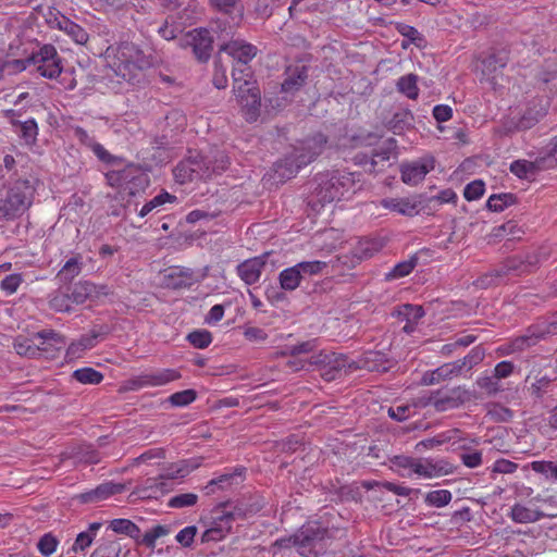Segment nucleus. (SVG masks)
Returning <instances> with one entry per match:
<instances>
[{"label": "nucleus", "instance_id": "nucleus-35", "mask_svg": "<svg viewBox=\"0 0 557 557\" xmlns=\"http://www.w3.org/2000/svg\"><path fill=\"white\" fill-rule=\"evenodd\" d=\"M295 265L299 271L302 281L312 276L320 275L327 267L326 262L320 260L301 261Z\"/></svg>", "mask_w": 557, "mask_h": 557}, {"label": "nucleus", "instance_id": "nucleus-7", "mask_svg": "<svg viewBox=\"0 0 557 557\" xmlns=\"http://www.w3.org/2000/svg\"><path fill=\"white\" fill-rule=\"evenodd\" d=\"M351 363L354 360H348L345 355L336 352H321L313 356L310 361V364L319 367L320 375L327 382L352 373Z\"/></svg>", "mask_w": 557, "mask_h": 557}, {"label": "nucleus", "instance_id": "nucleus-55", "mask_svg": "<svg viewBox=\"0 0 557 557\" xmlns=\"http://www.w3.org/2000/svg\"><path fill=\"white\" fill-rule=\"evenodd\" d=\"M23 282V277L18 273L7 275L0 283V288L7 295L14 294Z\"/></svg>", "mask_w": 557, "mask_h": 557}, {"label": "nucleus", "instance_id": "nucleus-22", "mask_svg": "<svg viewBox=\"0 0 557 557\" xmlns=\"http://www.w3.org/2000/svg\"><path fill=\"white\" fill-rule=\"evenodd\" d=\"M414 117L409 109H400L396 111L386 126L396 135L403 134L405 131L413 127Z\"/></svg>", "mask_w": 557, "mask_h": 557}, {"label": "nucleus", "instance_id": "nucleus-36", "mask_svg": "<svg viewBox=\"0 0 557 557\" xmlns=\"http://www.w3.org/2000/svg\"><path fill=\"white\" fill-rule=\"evenodd\" d=\"M120 492V487L116 484L104 483L99 485L97 488L85 493L83 495L84 502H97L107 499L109 496Z\"/></svg>", "mask_w": 557, "mask_h": 557}, {"label": "nucleus", "instance_id": "nucleus-11", "mask_svg": "<svg viewBox=\"0 0 557 557\" xmlns=\"http://www.w3.org/2000/svg\"><path fill=\"white\" fill-rule=\"evenodd\" d=\"M180 377V373L173 369H162L141 373L127 382L126 387L131 391H138L145 387L163 386Z\"/></svg>", "mask_w": 557, "mask_h": 557}, {"label": "nucleus", "instance_id": "nucleus-58", "mask_svg": "<svg viewBox=\"0 0 557 557\" xmlns=\"http://www.w3.org/2000/svg\"><path fill=\"white\" fill-rule=\"evenodd\" d=\"M462 463L468 468H478L482 465V453L475 449H465L460 454Z\"/></svg>", "mask_w": 557, "mask_h": 557}, {"label": "nucleus", "instance_id": "nucleus-44", "mask_svg": "<svg viewBox=\"0 0 557 557\" xmlns=\"http://www.w3.org/2000/svg\"><path fill=\"white\" fill-rule=\"evenodd\" d=\"M82 264L77 258L69 259L59 271L58 277L63 282H70L81 273Z\"/></svg>", "mask_w": 557, "mask_h": 557}, {"label": "nucleus", "instance_id": "nucleus-14", "mask_svg": "<svg viewBox=\"0 0 557 557\" xmlns=\"http://www.w3.org/2000/svg\"><path fill=\"white\" fill-rule=\"evenodd\" d=\"M47 22L52 28L64 32L70 38H72L74 42L78 45H85L88 41L89 36L87 32L82 26L69 20L59 12L53 13L50 11L49 15L47 16Z\"/></svg>", "mask_w": 557, "mask_h": 557}, {"label": "nucleus", "instance_id": "nucleus-40", "mask_svg": "<svg viewBox=\"0 0 557 557\" xmlns=\"http://www.w3.org/2000/svg\"><path fill=\"white\" fill-rule=\"evenodd\" d=\"M59 544L57 536L48 532L39 539L37 549L42 556L49 557L57 552Z\"/></svg>", "mask_w": 557, "mask_h": 557}, {"label": "nucleus", "instance_id": "nucleus-4", "mask_svg": "<svg viewBox=\"0 0 557 557\" xmlns=\"http://www.w3.org/2000/svg\"><path fill=\"white\" fill-rule=\"evenodd\" d=\"M106 57L116 75L127 82L136 79L137 72L149 63L133 42H122L115 48L109 47Z\"/></svg>", "mask_w": 557, "mask_h": 557}, {"label": "nucleus", "instance_id": "nucleus-49", "mask_svg": "<svg viewBox=\"0 0 557 557\" xmlns=\"http://www.w3.org/2000/svg\"><path fill=\"white\" fill-rule=\"evenodd\" d=\"M188 342L199 349L207 348L212 343L211 333L207 330H197L187 335Z\"/></svg>", "mask_w": 557, "mask_h": 557}, {"label": "nucleus", "instance_id": "nucleus-33", "mask_svg": "<svg viewBox=\"0 0 557 557\" xmlns=\"http://www.w3.org/2000/svg\"><path fill=\"white\" fill-rule=\"evenodd\" d=\"M400 321L418 323L425 314L422 306L405 304L398 307L395 312Z\"/></svg>", "mask_w": 557, "mask_h": 557}, {"label": "nucleus", "instance_id": "nucleus-52", "mask_svg": "<svg viewBox=\"0 0 557 557\" xmlns=\"http://www.w3.org/2000/svg\"><path fill=\"white\" fill-rule=\"evenodd\" d=\"M437 369H438V373H436V375L440 374L443 382L447 381V380H451L453 377H457L463 373L458 360L444 363L441 367H438Z\"/></svg>", "mask_w": 557, "mask_h": 557}, {"label": "nucleus", "instance_id": "nucleus-28", "mask_svg": "<svg viewBox=\"0 0 557 557\" xmlns=\"http://www.w3.org/2000/svg\"><path fill=\"white\" fill-rule=\"evenodd\" d=\"M384 208L389 209L391 211H395L403 215L412 216L418 213V206L416 202L407 199V198H391L384 199L382 201Z\"/></svg>", "mask_w": 557, "mask_h": 557}, {"label": "nucleus", "instance_id": "nucleus-10", "mask_svg": "<svg viewBox=\"0 0 557 557\" xmlns=\"http://www.w3.org/2000/svg\"><path fill=\"white\" fill-rule=\"evenodd\" d=\"M221 51L233 60V89L236 97L242 98L244 86V42L242 39L231 40L222 46Z\"/></svg>", "mask_w": 557, "mask_h": 557}, {"label": "nucleus", "instance_id": "nucleus-42", "mask_svg": "<svg viewBox=\"0 0 557 557\" xmlns=\"http://www.w3.org/2000/svg\"><path fill=\"white\" fill-rule=\"evenodd\" d=\"M537 160H541L543 170H548L557 165V138L549 141L543 154L537 157Z\"/></svg>", "mask_w": 557, "mask_h": 557}, {"label": "nucleus", "instance_id": "nucleus-32", "mask_svg": "<svg viewBox=\"0 0 557 557\" xmlns=\"http://www.w3.org/2000/svg\"><path fill=\"white\" fill-rule=\"evenodd\" d=\"M278 281L281 288L287 292L295 290L302 282L296 265L284 269L278 275Z\"/></svg>", "mask_w": 557, "mask_h": 557}, {"label": "nucleus", "instance_id": "nucleus-41", "mask_svg": "<svg viewBox=\"0 0 557 557\" xmlns=\"http://www.w3.org/2000/svg\"><path fill=\"white\" fill-rule=\"evenodd\" d=\"M484 357H485L484 349L481 346H475L474 348H472L470 350V352L465 358L459 359L458 362H459L462 371L468 372L473 367H475L476 364L482 362Z\"/></svg>", "mask_w": 557, "mask_h": 557}, {"label": "nucleus", "instance_id": "nucleus-38", "mask_svg": "<svg viewBox=\"0 0 557 557\" xmlns=\"http://www.w3.org/2000/svg\"><path fill=\"white\" fill-rule=\"evenodd\" d=\"M516 197L513 194L504 193V194H495L490 196L486 202V207L488 210L494 212H502L508 206L515 203Z\"/></svg>", "mask_w": 557, "mask_h": 557}, {"label": "nucleus", "instance_id": "nucleus-56", "mask_svg": "<svg viewBox=\"0 0 557 557\" xmlns=\"http://www.w3.org/2000/svg\"><path fill=\"white\" fill-rule=\"evenodd\" d=\"M196 399L194 389H185L176 392L170 396V403L176 407H183L191 404Z\"/></svg>", "mask_w": 557, "mask_h": 557}, {"label": "nucleus", "instance_id": "nucleus-20", "mask_svg": "<svg viewBox=\"0 0 557 557\" xmlns=\"http://www.w3.org/2000/svg\"><path fill=\"white\" fill-rule=\"evenodd\" d=\"M384 355L376 351H369L362 358L350 364L354 371L366 369L371 372H384L387 370L384 362Z\"/></svg>", "mask_w": 557, "mask_h": 557}, {"label": "nucleus", "instance_id": "nucleus-8", "mask_svg": "<svg viewBox=\"0 0 557 557\" xmlns=\"http://www.w3.org/2000/svg\"><path fill=\"white\" fill-rule=\"evenodd\" d=\"M471 399L472 394L469 389L465 386H455L432 392L426 405L432 406L438 412H444L459 408Z\"/></svg>", "mask_w": 557, "mask_h": 557}, {"label": "nucleus", "instance_id": "nucleus-48", "mask_svg": "<svg viewBox=\"0 0 557 557\" xmlns=\"http://www.w3.org/2000/svg\"><path fill=\"white\" fill-rule=\"evenodd\" d=\"M391 152L388 149L376 151L369 162H364L367 171L377 173L383 170L384 163L389 160Z\"/></svg>", "mask_w": 557, "mask_h": 557}, {"label": "nucleus", "instance_id": "nucleus-15", "mask_svg": "<svg viewBox=\"0 0 557 557\" xmlns=\"http://www.w3.org/2000/svg\"><path fill=\"white\" fill-rule=\"evenodd\" d=\"M434 169V159L431 157L404 163L400 165L401 180L408 185H418L428 173Z\"/></svg>", "mask_w": 557, "mask_h": 557}, {"label": "nucleus", "instance_id": "nucleus-64", "mask_svg": "<svg viewBox=\"0 0 557 557\" xmlns=\"http://www.w3.org/2000/svg\"><path fill=\"white\" fill-rule=\"evenodd\" d=\"M539 122V117L533 111H527L518 119V129L527 131L532 128Z\"/></svg>", "mask_w": 557, "mask_h": 557}, {"label": "nucleus", "instance_id": "nucleus-29", "mask_svg": "<svg viewBox=\"0 0 557 557\" xmlns=\"http://www.w3.org/2000/svg\"><path fill=\"white\" fill-rule=\"evenodd\" d=\"M419 261L418 253L410 256L409 259L398 262L385 274L386 281H394L409 275L417 267Z\"/></svg>", "mask_w": 557, "mask_h": 557}, {"label": "nucleus", "instance_id": "nucleus-57", "mask_svg": "<svg viewBox=\"0 0 557 557\" xmlns=\"http://www.w3.org/2000/svg\"><path fill=\"white\" fill-rule=\"evenodd\" d=\"M484 190V183L481 180H476L466 185L463 196L469 201L476 200L483 196Z\"/></svg>", "mask_w": 557, "mask_h": 557}, {"label": "nucleus", "instance_id": "nucleus-30", "mask_svg": "<svg viewBox=\"0 0 557 557\" xmlns=\"http://www.w3.org/2000/svg\"><path fill=\"white\" fill-rule=\"evenodd\" d=\"M176 200H177V198L174 195H171L168 191L163 190L159 195L153 197L151 200L147 201L141 207L138 214L140 218H144L152 211H160V209L165 203H174V202H176Z\"/></svg>", "mask_w": 557, "mask_h": 557}, {"label": "nucleus", "instance_id": "nucleus-51", "mask_svg": "<svg viewBox=\"0 0 557 557\" xmlns=\"http://www.w3.org/2000/svg\"><path fill=\"white\" fill-rule=\"evenodd\" d=\"M379 247L374 242L371 240H360L357 247L354 250V257L357 261L362 259H367L373 256L375 251H377Z\"/></svg>", "mask_w": 557, "mask_h": 557}, {"label": "nucleus", "instance_id": "nucleus-39", "mask_svg": "<svg viewBox=\"0 0 557 557\" xmlns=\"http://www.w3.org/2000/svg\"><path fill=\"white\" fill-rule=\"evenodd\" d=\"M73 377L82 384L97 385L103 380V374L92 368L86 367L73 372Z\"/></svg>", "mask_w": 557, "mask_h": 557}, {"label": "nucleus", "instance_id": "nucleus-21", "mask_svg": "<svg viewBox=\"0 0 557 557\" xmlns=\"http://www.w3.org/2000/svg\"><path fill=\"white\" fill-rule=\"evenodd\" d=\"M297 159L298 158L292 152L289 156L275 163L274 171L280 181L284 182L294 177L302 166H306L305 164H300Z\"/></svg>", "mask_w": 557, "mask_h": 557}, {"label": "nucleus", "instance_id": "nucleus-43", "mask_svg": "<svg viewBox=\"0 0 557 557\" xmlns=\"http://www.w3.org/2000/svg\"><path fill=\"white\" fill-rule=\"evenodd\" d=\"M451 493L447 490L431 491L425 495V503L430 506L442 508L451 500Z\"/></svg>", "mask_w": 557, "mask_h": 557}, {"label": "nucleus", "instance_id": "nucleus-50", "mask_svg": "<svg viewBox=\"0 0 557 557\" xmlns=\"http://www.w3.org/2000/svg\"><path fill=\"white\" fill-rule=\"evenodd\" d=\"M198 500L197 494L184 493L178 494L169 499V507L171 508H185L194 506Z\"/></svg>", "mask_w": 557, "mask_h": 557}, {"label": "nucleus", "instance_id": "nucleus-53", "mask_svg": "<svg viewBox=\"0 0 557 557\" xmlns=\"http://www.w3.org/2000/svg\"><path fill=\"white\" fill-rule=\"evenodd\" d=\"M396 28L401 36L408 38L410 44L420 46L421 42L423 41L422 35L413 26H410V25L404 24V23H399V24H397Z\"/></svg>", "mask_w": 557, "mask_h": 557}, {"label": "nucleus", "instance_id": "nucleus-2", "mask_svg": "<svg viewBox=\"0 0 557 557\" xmlns=\"http://www.w3.org/2000/svg\"><path fill=\"white\" fill-rule=\"evenodd\" d=\"M356 174L346 170H331L314 176L309 196V206L319 211L325 205L339 201L347 194L354 191Z\"/></svg>", "mask_w": 557, "mask_h": 557}, {"label": "nucleus", "instance_id": "nucleus-34", "mask_svg": "<svg viewBox=\"0 0 557 557\" xmlns=\"http://www.w3.org/2000/svg\"><path fill=\"white\" fill-rule=\"evenodd\" d=\"M110 529L115 533L125 534L136 541L140 536V529L128 519H113L110 522Z\"/></svg>", "mask_w": 557, "mask_h": 557}, {"label": "nucleus", "instance_id": "nucleus-37", "mask_svg": "<svg viewBox=\"0 0 557 557\" xmlns=\"http://www.w3.org/2000/svg\"><path fill=\"white\" fill-rule=\"evenodd\" d=\"M171 530L168 525L158 524L147 531L141 537L139 536L138 543L146 547L153 549L156 547L157 540L170 534Z\"/></svg>", "mask_w": 557, "mask_h": 557}, {"label": "nucleus", "instance_id": "nucleus-61", "mask_svg": "<svg viewBox=\"0 0 557 557\" xmlns=\"http://www.w3.org/2000/svg\"><path fill=\"white\" fill-rule=\"evenodd\" d=\"M230 528H224L222 527L221 524L220 525H214L210 529H207L202 535H201V541L203 543H207V542H218V541H221L225 535L226 533L228 532Z\"/></svg>", "mask_w": 557, "mask_h": 557}, {"label": "nucleus", "instance_id": "nucleus-3", "mask_svg": "<svg viewBox=\"0 0 557 557\" xmlns=\"http://www.w3.org/2000/svg\"><path fill=\"white\" fill-rule=\"evenodd\" d=\"M228 163V158L223 152L208 157L190 151L189 156L174 168L173 175L178 184L208 181L223 173Z\"/></svg>", "mask_w": 557, "mask_h": 557}, {"label": "nucleus", "instance_id": "nucleus-54", "mask_svg": "<svg viewBox=\"0 0 557 557\" xmlns=\"http://www.w3.org/2000/svg\"><path fill=\"white\" fill-rule=\"evenodd\" d=\"M532 470L544 474L547 478L557 480V462L554 461H533L531 463Z\"/></svg>", "mask_w": 557, "mask_h": 557}, {"label": "nucleus", "instance_id": "nucleus-27", "mask_svg": "<svg viewBox=\"0 0 557 557\" xmlns=\"http://www.w3.org/2000/svg\"><path fill=\"white\" fill-rule=\"evenodd\" d=\"M418 81V75L413 73L403 75L396 82V89L408 99L416 100L419 97Z\"/></svg>", "mask_w": 557, "mask_h": 557}, {"label": "nucleus", "instance_id": "nucleus-62", "mask_svg": "<svg viewBox=\"0 0 557 557\" xmlns=\"http://www.w3.org/2000/svg\"><path fill=\"white\" fill-rule=\"evenodd\" d=\"M120 545L115 542H109L100 545L90 557H119Z\"/></svg>", "mask_w": 557, "mask_h": 557}, {"label": "nucleus", "instance_id": "nucleus-46", "mask_svg": "<svg viewBox=\"0 0 557 557\" xmlns=\"http://www.w3.org/2000/svg\"><path fill=\"white\" fill-rule=\"evenodd\" d=\"M49 304L55 311L67 312L71 310L72 304L74 302L72 301V296L58 290L51 296Z\"/></svg>", "mask_w": 557, "mask_h": 557}, {"label": "nucleus", "instance_id": "nucleus-60", "mask_svg": "<svg viewBox=\"0 0 557 557\" xmlns=\"http://www.w3.org/2000/svg\"><path fill=\"white\" fill-rule=\"evenodd\" d=\"M22 137L25 143L30 145L34 144L38 135V126L34 119H29L21 125Z\"/></svg>", "mask_w": 557, "mask_h": 557}, {"label": "nucleus", "instance_id": "nucleus-63", "mask_svg": "<svg viewBox=\"0 0 557 557\" xmlns=\"http://www.w3.org/2000/svg\"><path fill=\"white\" fill-rule=\"evenodd\" d=\"M498 268L493 269L491 272L483 274L475 281V285L480 288H488L498 283L503 278L502 274H497Z\"/></svg>", "mask_w": 557, "mask_h": 557}, {"label": "nucleus", "instance_id": "nucleus-26", "mask_svg": "<svg viewBox=\"0 0 557 557\" xmlns=\"http://www.w3.org/2000/svg\"><path fill=\"white\" fill-rule=\"evenodd\" d=\"M269 256L270 253L265 252L258 257L246 258V285L253 284L259 280L261 271L267 264L265 259Z\"/></svg>", "mask_w": 557, "mask_h": 557}, {"label": "nucleus", "instance_id": "nucleus-5", "mask_svg": "<svg viewBox=\"0 0 557 557\" xmlns=\"http://www.w3.org/2000/svg\"><path fill=\"white\" fill-rule=\"evenodd\" d=\"M326 529L315 524L304 525L294 535L287 540H278L276 544L287 547L289 544L297 547L299 555L304 557L318 556L317 545L322 542L326 535Z\"/></svg>", "mask_w": 557, "mask_h": 557}, {"label": "nucleus", "instance_id": "nucleus-59", "mask_svg": "<svg viewBox=\"0 0 557 557\" xmlns=\"http://www.w3.org/2000/svg\"><path fill=\"white\" fill-rule=\"evenodd\" d=\"M198 529L195 525H188L182 529L175 536V540L183 547H190L197 535Z\"/></svg>", "mask_w": 557, "mask_h": 557}, {"label": "nucleus", "instance_id": "nucleus-18", "mask_svg": "<svg viewBox=\"0 0 557 557\" xmlns=\"http://www.w3.org/2000/svg\"><path fill=\"white\" fill-rule=\"evenodd\" d=\"M284 81L281 84V90L285 94L298 91L307 82L308 67L302 64L289 65L284 72Z\"/></svg>", "mask_w": 557, "mask_h": 557}, {"label": "nucleus", "instance_id": "nucleus-23", "mask_svg": "<svg viewBox=\"0 0 557 557\" xmlns=\"http://www.w3.org/2000/svg\"><path fill=\"white\" fill-rule=\"evenodd\" d=\"M541 171L544 170L542 169L541 160H537V158L534 161L516 160L510 164V172L519 178L529 180Z\"/></svg>", "mask_w": 557, "mask_h": 557}, {"label": "nucleus", "instance_id": "nucleus-19", "mask_svg": "<svg viewBox=\"0 0 557 557\" xmlns=\"http://www.w3.org/2000/svg\"><path fill=\"white\" fill-rule=\"evenodd\" d=\"M539 262L536 256L522 257H510L502 265L498 267L497 274H502L503 277L509 274L520 275L525 272H530L533 267Z\"/></svg>", "mask_w": 557, "mask_h": 557}, {"label": "nucleus", "instance_id": "nucleus-24", "mask_svg": "<svg viewBox=\"0 0 557 557\" xmlns=\"http://www.w3.org/2000/svg\"><path fill=\"white\" fill-rule=\"evenodd\" d=\"M261 92L257 87L246 91V122H256L261 116Z\"/></svg>", "mask_w": 557, "mask_h": 557}, {"label": "nucleus", "instance_id": "nucleus-16", "mask_svg": "<svg viewBox=\"0 0 557 557\" xmlns=\"http://www.w3.org/2000/svg\"><path fill=\"white\" fill-rule=\"evenodd\" d=\"M454 466L446 459H417L413 465V473L432 479L453 473Z\"/></svg>", "mask_w": 557, "mask_h": 557}, {"label": "nucleus", "instance_id": "nucleus-25", "mask_svg": "<svg viewBox=\"0 0 557 557\" xmlns=\"http://www.w3.org/2000/svg\"><path fill=\"white\" fill-rule=\"evenodd\" d=\"M545 517L546 515L544 512L530 509L520 504L513 505L510 511V518L517 523H532Z\"/></svg>", "mask_w": 557, "mask_h": 557}, {"label": "nucleus", "instance_id": "nucleus-31", "mask_svg": "<svg viewBox=\"0 0 557 557\" xmlns=\"http://www.w3.org/2000/svg\"><path fill=\"white\" fill-rule=\"evenodd\" d=\"M165 276L173 281L168 285L174 288L190 286L194 282L193 272L189 269L172 268L166 271Z\"/></svg>", "mask_w": 557, "mask_h": 557}, {"label": "nucleus", "instance_id": "nucleus-12", "mask_svg": "<svg viewBox=\"0 0 557 557\" xmlns=\"http://www.w3.org/2000/svg\"><path fill=\"white\" fill-rule=\"evenodd\" d=\"M325 144L326 137L321 133H317L298 141L292 152L298 158L297 160L300 164L307 165L322 153Z\"/></svg>", "mask_w": 557, "mask_h": 557}, {"label": "nucleus", "instance_id": "nucleus-9", "mask_svg": "<svg viewBox=\"0 0 557 557\" xmlns=\"http://www.w3.org/2000/svg\"><path fill=\"white\" fill-rule=\"evenodd\" d=\"M212 44L211 33L206 28L193 29L180 38V46L183 48L190 47L195 57L202 62L210 58Z\"/></svg>", "mask_w": 557, "mask_h": 557}, {"label": "nucleus", "instance_id": "nucleus-45", "mask_svg": "<svg viewBox=\"0 0 557 557\" xmlns=\"http://www.w3.org/2000/svg\"><path fill=\"white\" fill-rule=\"evenodd\" d=\"M550 383L552 380L549 377L542 376L541 379L536 380L534 383L527 387V393L534 400H540L548 392Z\"/></svg>", "mask_w": 557, "mask_h": 557}, {"label": "nucleus", "instance_id": "nucleus-17", "mask_svg": "<svg viewBox=\"0 0 557 557\" xmlns=\"http://www.w3.org/2000/svg\"><path fill=\"white\" fill-rule=\"evenodd\" d=\"M109 295L107 285H96L89 281H79L72 288V301L76 305L86 300H97Z\"/></svg>", "mask_w": 557, "mask_h": 557}, {"label": "nucleus", "instance_id": "nucleus-13", "mask_svg": "<svg viewBox=\"0 0 557 557\" xmlns=\"http://www.w3.org/2000/svg\"><path fill=\"white\" fill-rule=\"evenodd\" d=\"M509 61V52L506 49L495 50L481 61L483 77L495 88L497 76L506 67Z\"/></svg>", "mask_w": 557, "mask_h": 557}, {"label": "nucleus", "instance_id": "nucleus-47", "mask_svg": "<svg viewBox=\"0 0 557 557\" xmlns=\"http://www.w3.org/2000/svg\"><path fill=\"white\" fill-rule=\"evenodd\" d=\"M475 383L488 396H494L503 389L499 380L494 375L480 376Z\"/></svg>", "mask_w": 557, "mask_h": 557}, {"label": "nucleus", "instance_id": "nucleus-6", "mask_svg": "<svg viewBox=\"0 0 557 557\" xmlns=\"http://www.w3.org/2000/svg\"><path fill=\"white\" fill-rule=\"evenodd\" d=\"M30 206V193L26 182L16 183L5 194L0 193V219H14Z\"/></svg>", "mask_w": 557, "mask_h": 557}, {"label": "nucleus", "instance_id": "nucleus-1", "mask_svg": "<svg viewBox=\"0 0 557 557\" xmlns=\"http://www.w3.org/2000/svg\"><path fill=\"white\" fill-rule=\"evenodd\" d=\"M9 50L15 58L0 63V75L20 73L30 64L40 76L49 79L55 78L62 72L61 59L52 45H44L35 52L17 40L10 45Z\"/></svg>", "mask_w": 557, "mask_h": 557}]
</instances>
